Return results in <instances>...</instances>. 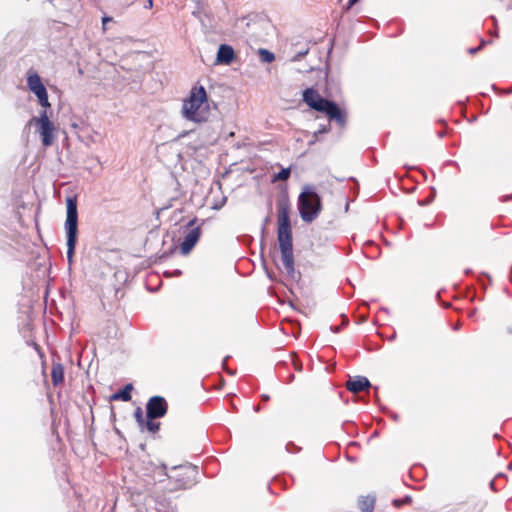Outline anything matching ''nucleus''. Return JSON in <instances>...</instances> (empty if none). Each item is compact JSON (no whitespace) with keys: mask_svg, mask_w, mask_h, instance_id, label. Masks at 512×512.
<instances>
[{"mask_svg":"<svg viewBox=\"0 0 512 512\" xmlns=\"http://www.w3.org/2000/svg\"><path fill=\"white\" fill-rule=\"evenodd\" d=\"M277 209V239L281 251V261L288 274L294 272V256L292 245V227L290 223L291 204L288 196L278 198Z\"/></svg>","mask_w":512,"mask_h":512,"instance_id":"f257e3e1","label":"nucleus"},{"mask_svg":"<svg viewBox=\"0 0 512 512\" xmlns=\"http://www.w3.org/2000/svg\"><path fill=\"white\" fill-rule=\"evenodd\" d=\"M182 116L195 123H205L211 116L206 89L202 85H194L187 98L183 100Z\"/></svg>","mask_w":512,"mask_h":512,"instance_id":"f03ea898","label":"nucleus"},{"mask_svg":"<svg viewBox=\"0 0 512 512\" xmlns=\"http://www.w3.org/2000/svg\"><path fill=\"white\" fill-rule=\"evenodd\" d=\"M163 474L167 476V483L163 488L164 493H173L192 488L198 482L199 469L193 464L174 466L170 474L166 473V466L162 467Z\"/></svg>","mask_w":512,"mask_h":512,"instance_id":"7ed1b4c3","label":"nucleus"},{"mask_svg":"<svg viewBox=\"0 0 512 512\" xmlns=\"http://www.w3.org/2000/svg\"><path fill=\"white\" fill-rule=\"evenodd\" d=\"M303 101L311 109L324 113L329 120L335 121L340 126H344L346 124V115L340 107L336 103L323 98L317 90L313 88H307L304 90Z\"/></svg>","mask_w":512,"mask_h":512,"instance_id":"20e7f679","label":"nucleus"},{"mask_svg":"<svg viewBox=\"0 0 512 512\" xmlns=\"http://www.w3.org/2000/svg\"><path fill=\"white\" fill-rule=\"evenodd\" d=\"M298 210L304 222H313L322 210L321 198L315 187L306 185L298 197Z\"/></svg>","mask_w":512,"mask_h":512,"instance_id":"39448f33","label":"nucleus"},{"mask_svg":"<svg viewBox=\"0 0 512 512\" xmlns=\"http://www.w3.org/2000/svg\"><path fill=\"white\" fill-rule=\"evenodd\" d=\"M66 207L67 215L65 228L67 232V257L68 260L71 261L74 255L78 234L77 198L68 197L66 200Z\"/></svg>","mask_w":512,"mask_h":512,"instance_id":"423d86ee","label":"nucleus"},{"mask_svg":"<svg viewBox=\"0 0 512 512\" xmlns=\"http://www.w3.org/2000/svg\"><path fill=\"white\" fill-rule=\"evenodd\" d=\"M47 108L40 112L38 117L34 116L29 120V125L35 124L44 147H50L55 140L56 127L49 119Z\"/></svg>","mask_w":512,"mask_h":512,"instance_id":"0eeeda50","label":"nucleus"},{"mask_svg":"<svg viewBox=\"0 0 512 512\" xmlns=\"http://www.w3.org/2000/svg\"><path fill=\"white\" fill-rule=\"evenodd\" d=\"M27 86L29 90L36 95L39 104L43 108H49L51 106L47 90L42 83L41 77L34 69H30L27 72Z\"/></svg>","mask_w":512,"mask_h":512,"instance_id":"6e6552de","label":"nucleus"},{"mask_svg":"<svg viewBox=\"0 0 512 512\" xmlns=\"http://www.w3.org/2000/svg\"><path fill=\"white\" fill-rule=\"evenodd\" d=\"M167 410V401L162 396H153L146 404V414L149 418H161L165 416Z\"/></svg>","mask_w":512,"mask_h":512,"instance_id":"1a4fd4ad","label":"nucleus"},{"mask_svg":"<svg viewBox=\"0 0 512 512\" xmlns=\"http://www.w3.org/2000/svg\"><path fill=\"white\" fill-rule=\"evenodd\" d=\"M201 232L199 227L192 228L184 237V241L180 245V251L183 255L191 252L200 238Z\"/></svg>","mask_w":512,"mask_h":512,"instance_id":"9d476101","label":"nucleus"},{"mask_svg":"<svg viewBox=\"0 0 512 512\" xmlns=\"http://www.w3.org/2000/svg\"><path fill=\"white\" fill-rule=\"evenodd\" d=\"M345 386L348 391L356 394L368 390L371 387V383L364 376H354L347 380Z\"/></svg>","mask_w":512,"mask_h":512,"instance_id":"9b49d317","label":"nucleus"},{"mask_svg":"<svg viewBox=\"0 0 512 512\" xmlns=\"http://www.w3.org/2000/svg\"><path fill=\"white\" fill-rule=\"evenodd\" d=\"M235 58V52L230 45L221 44L217 52L216 61L219 64H230Z\"/></svg>","mask_w":512,"mask_h":512,"instance_id":"f8f14e48","label":"nucleus"},{"mask_svg":"<svg viewBox=\"0 0 512 512\" xmlns=\"http://www.w3.org/2000/svg\"><path fill=\"white\" fill-rule=\"evenodd\" d=\"M51 378L54 386H59L64 382V367L61 363H53Z\"/></svg>","mask_w":512,"mask_h":512,"instance_id":"ddd939ff","label":"nucleus"},{"mask_svg":"<svg viewBox=\"0 0 512 512\" xmlns=\"http://www.w3.org/2000/svg\"><path fill=\"white\" fill-rule=\"evenodd\" d=\"M358 506L361 512H373L375 506L374 496H362L358 500Z\"/></svg>","mask_w":512,"mask_h":512,"instance_id":"4468645a","label":"nucleus"},{"mask_svg":"<svg viewBox=\"0 0 512 512\" xmlns=\"http://www.w3.org/2000/svg\"><path fill=\"white\" fill-rule=\"evenodd\" d=\"M133 390L132 384H127L122 390L117 393H114L111 396L112 400H122V401H130L131 400V391Z\"/></svg>","mask_w":512,"mask_h":512,"instance_id":"2eb2a0df","label":"nucleus"},{"mask_svg":"<svg viewBox=\"0 0 512 512\" xmlns=\"http://www.w3.org/2000/svg\"><path fill=\"white\" fill-rule=\"evenodd\" d=\"M157 418H149L147 415H146V420L144 421V423L141 425V430H144L146 429L148 432L150 433H157L160 429V423L155 421Z\"/></svg>","mask_w":512,"mask_h":512,"instance_id":"dca6fc26","label":"nucleus"},{"mask_svg":"<svg viewBox=\"0 0 512 512\" xmlns=\"http://www.w3.org/2000/svg\"><path fill=\"white\" fill-rule=\"evenodd\" d=\"M291 174L290 168H283L279 173L273 176L272 182L286 181L289 179Z\"/></svg>","mask_w":512,"mask_h":512,"instance_id":"f3484780","label":"nucleus"},{"mask_svg":"<svg viewBox=\"0 0 512 512\" xmlns=\"http://www.w3.org/2000/svg\"><path fill=\"white\" fill-rule=\"evenodd\" d=\"M259 55L261 57V60L266 63H271L275 60L274 54L266 49H260Z\"/></svg>","mask_w":512,"mask_h":512,"instance_id":"a211bd4d","label":"nucleus"},{"mask_svg":"<svg viewBox=\"0 0 512 512\" xmlns=\"http://www.w3.org/2000/svg\"><path fill=\"white\" fill-rule=\"evenodd\" d=\"M134 417L139 425V427H141V425L144 423V421L146 420V417L143 415V411H142V408L141 407H137L135 412H134Z\"/></svg>","mask_w":512,"mask_h":512,"instance_id":"6ab92c4d","label":"nucleus"},{"mask_svg":"<svg viewBox=\"0 0 512 512\" xmlns=\"http://www.w3.org/2000/svg\"><path fill=\"white\" fill-rule=\"evenodd\" d=\"M476 315H477V310L476 309H472V310H470L468 312V317L469 318H474V317H476Z\"/></svg>","mask_w":512,"mask_h":512,"instance_id":"aec40b11","label":"nucleus"},{"mask_svg":"<svg viewBox=\"0 0 512 512\" xmlns=\"http://www.w3.org/2000/svg\"><path fill=\"white\" fill-rule=\"evenodd\" d=\"M393 503H394V505H395L396 507H399L400 505H402V504L404 503V501H401V500H394V502H393Z\"/></svg>","mask_w":512,"mask_h":512,"instance_id":"412c9836","label":"nucleus"},{"mask_svg":"<svg viewBox=\"0 0 512 512\" xmlns=\"http://www.w3.org/2000/svg\"><path fill=\"white\" fill-rule=\"evenodd\" d=\"M358 0H349V7L354 5Z\"/></svg>","mask_w":512,"mask_h":512,"instance_id":"4be33fe9","label":"nucleus"},{"mask_svg":"<svg viewBox=\"0 0 512 512\" xmlns=\"http://www.w3.org/2000/svg\"><path fill=\"white\" fill-rule=\"evenodd\" d=\"M152 6H153V0H148V7L152 8Z\"/></svg>","mask_w":512,"mask_h":512,"instance_id":"5701e85b","label":"nucleus"},{"mask_svg":"<svg viewBox=\"0 0 512 512\" xmlns=\"http://www.w3.org/2000/svg\"><path fill=\"white\" fill-rule=\"evenodd\" d=\"M262 399H263V400H265V401H267V400H269V396H268V395H263V396H262Z\"/></svg>","mask_w":512,"mask_h":512,"instance_id":"b1692460","label":"nucleus"},{"mask_svg":"<svg viewBox=\"0 0 512 512\" xmlns=\"http://www.w3.org/2000/svg\"><path fill=\"white\" fill-rule=\"evenodd\" d=\"M478 49H479V48H477V49H472V50H471V53H475Z\"/></svg>","mask_w":512,"mask_h":512,"instance_id":"393cba45","label":"nucleus"},{"mask_svg":"<svg viewBox=\"0 0 512 512\" xmlns=\"http://www.w3.org/2000/svg\"><path fill=\"white\" fill-rule=\"evenodd\" d=\"M195 223V220L191 221L189 225H193Z\"/></svg>","mask_w":512,"mask_h":512,"instance_id":"a878e982","label":"nucleus"}]
</instances>
